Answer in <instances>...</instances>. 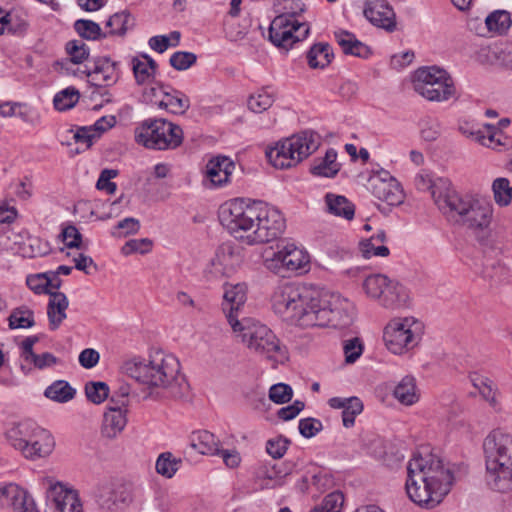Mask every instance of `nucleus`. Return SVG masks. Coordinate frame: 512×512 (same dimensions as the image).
<instances>
[{
	"label": "nucleus",
	"instance_id": "6",
	"mask_svg": "<svg viewBox=\"0 0 512 512\" xmlns=\"http://www.w3.org/2000/svg\"><path fill=\"white\" fill-rule=\"evenodd\" d=\"M233 332L247 348L267 359L283 363L288 360V350L282 345L274 332L259 321L243 317L234 322Z\"/></svg>",
	"mask_w": 512,
	"mask_h": 512
},
{
	"label": "nucleus",
	"instance_id": "62",
	"mask_svg": "<svg viewBox=\"0 0 512 512\" xmlns=\"http://www.w3.org/2000/svg\"><path fill=\"white\" fill-rule=\"evenodd\" d=\"M132 70L135 80L139 85L148 83L152 78H154V75L150 73L144 61L136 57L132 59Z\"/></svg>",
	"mask_w": 512,
	"mask_h": 512
},
{
	"label": "nucleus",
	"instance_id": "28",
	"mask_svg": "<svg viewBox=\"0 0 512 512\" xmlns=\"http://www.w3.org/2000/svg\"><path fill=\"white\" fill-rule=\"evenodd\" d=\"M191 447L204 455L220 454L219 441L214 434L207 430L192 433Z\"/></svg>",
	"mask_w": 512,
	"mask_h": 512
},
{
	"label": "nucleus",
	"instance_id": "63",
	"mask_svg": "<svg viewBox=\"0 0 512 512\" xmlns=\"http://www.w3.org/2000/svg\"><path fill=\"white\" fill-rule=\"evenodd\" d=\"M98 137L99 136L93 131L92 127L86 126L78 128L74 134L75 142L84 144L86 149L90 148L94 140Z\"/></svg>",
	"mask_w": 512,
	"mask_h": 512
},
{
	"label": "nucleus",
	"instance_id": "16",
	"mask_svg": "<svg viewBox=\"0 0 512 512\" xmlns=\"http://www.w3.org/2000/svg\"><path fill=\"white\" fill-rule=\"evenodd\" d=\"M47 485L46 500L48 512H82V504L76 491L66 488L61 482L44 478Z\"/></svg>",
	"mask_w": 512,
	"mask_h": 512
},
{
	"label": "nucleus",
	"instance_id": "61",
	"mask_svg": "<svg viewBox=\"0 0 512 512\" xmlns=\"http://www.w3.org/2000/svg\"><path fill=\"white\" fill-rule=\"evenodd\" d=\"M60 237L68 248L81 247L82 235L74 225H68L63 228Z\"/></svg>",
	"mask_w": 512,
	"mask_h": 512
},
{
	"label": "nucleus",
	"instance_id": "54",
	"mask_svg": "<svg viewBox=\"0 0 512 512\" xmlns=\"http://www.w3.org/2000/svg\"><path fill=\"white\" fill-rule=\"evenodd\" d=\"M375 241L371 238L360 241L359 250L366 259L371 256L387 257L390 253L389 248L384 245H375Z\"/></svg>",
	"mask_w": 512,
	"mask_h": 512
},
{
	"label": "nucleus",
	"instance_id": "21",
	"mask_svg": "<svg viewBox=\"0 0 512 512\" xmlns=\"http://www.w3.org/2000/svg\"><path fill=\"white\" fill-rule=\"evenodd\" d=\"M223 298V312L225 313L229 324L233 327L234 322H241L238 317L240 308L244 305L247 299L245 286L241 284L226 286Z\"/></svg>",
	"mask_w": 512,
	"mask_h": 512
},
{
	"label": "nucleus",
	"instance_id": "41",
	"mask_svg": "<svg viewBox=\"0 0 512 512\" xmlns=\"http://www.w3.org/2000/svg\"><path fill=\"white\" fill-rule=\"evenodd\" d=\"M495 202L499 206H507L512 200V186L507 178H497L492 184Z\"/></svg>",
	"mask_w": 512,
	"mask_h": 512
},
{
	"label": "nucleus",
	"instance_id": "51",
	"mask_svg": "<svg viewBox=\"0 0 512 512\" xmlns=\"http://www.w3.org/2000/svg\"><path fill=\"white\" fill-rule=\"evenodd\" d=\"M49 272L30 275L26 279L27 286L36 294H49L54 291L49 290Z\"/></svg>",
	"mask_w": 512,
	"mask_h": 512
},
{
	"label": "nucleus",
	"instance_id": "13",
	"mask_svg": "<svg viewBox=\"0 0 512 512\" xmlns=\"http://www.w3.org/2000/svg\"><path fill=\"white\" fill-rule=\"evenodd\" d=\"M423 334V324L416 318L395 317L383 330V340L389 351L401 355L418 345Z\"/></svg>",
	"mask_w": 512,
	"mask_h": 512
},
{
	"label": "nucleus",
	"instance_id": "25",
	"mask_svg": "<svg viewBox=\"0 0 512 512\" xmlns=\"http://www.w3.org/2000/svg\"><path fill=\"white\" fill-rule=\"evenodd\" d=\"M211 263L215 273L222 276H230L239 266L240 256L231 245H222L218 248Z\"/></svg>",
	"mask_w": 512,
	"mask_h": 512
},
{
	"label": "nucleus",
	"instance_id": "3",
	"mask_svg": "<svg viewBox=\"0 0 512 512\" xmlns=\"http://www.w3.org/2000/svg\"><path fill=\"white\" fill-rule=\"evenodd\" d=\"M122 368L127 376L143 386V400L182 399L188 395L189 384L173 355L157 352L149 359L129 360Z\"/></svg>",
	"mask_w": 512,
	"mask_h": 512
},
{
	"label": "nucleus",
	"instance_id": "56",
	"mask_svg": "<svg viewBox=\"0 0 512 512\" xmlns=\"http://www.w3.org/2000/svg\"><path fill=\"white\" fill-rule=\"evenodd\" d=\"M421 136L425 141H434L441 134V124L437 119L426 117L421 120Z\"/></svg>",
	"mask_w": 512,
	"mask_h": 512
},
{
	"label": "nucleus",
	"instance_id": "22",
	"mask_svg": "<svg viewBox=\"0 0 512 512\" xmlns=\"http://www.w3.org/2000/svg\"><path fill=\"white\" fill-rule=\"evenodd\" d=\"M65 50L69 58L55 62V67H59L60 71L65 74L78 75L81 73L79 69H71L72 64H82L89 57V48L81 40H71L66 43Z\"/></svg>",
	"mask_w": 512,
	"mask_h": 512
},
{
	"label": "nucleus",
	"instance_id": "53",
	"mask_svg": "<svg viewBox=\"0 0 512 512\" xmlns=\"http://www.w3.org/2000/svg\"><path fill=\"white\" fill-rule=\"evenodd\" d=\"M197 61V56L192 52L177 51L170 57V65L178 70L183 71L193 66Z\"/></svg>",
	"mask_w": 512,
	"mask_h": 512
},
{
	"label": "nucleus",
	"instance_id": "49",
	"mask_svg": "<svg viewBox=\"0 0 512 512\" xmlns=\"http://www.w3.org/2000/svg\"><path fill=\"white\" fill-rule=\"evenodd\" d=\"M328 405L333 409H342V422L345 427L352 425V397H333L328 400Z\"/></svg>",
	"mask_w": 512,
	"mask_h": 512
},
{
	"label": "nucleus",
	"instance_id": "10",
	"mask_svg": "<svg viewBox=\"0 0 512 512\" xmlns=\"http://www.w3.org/2000/svg\"><path fill=\"white\" fill-rule=\"evenodd\" d=\"M362 288L369 298L377 300L382 308L391 312L410 306L409 290L399 281L390 279L384 274L367 276L362 283Z\"/></svg>",
	"mask_w": 512,
	"mask_h": 512
},
{
	"label": "nucleus",
	"instance_id": "34",
	"mask_svg": "<svg viewBox=\"0 0 512 512\" xmlns=\"http://www.w3.org/2000/svg\"><path fill=\"white\" fill-rule=\"evenodd\" d=\"M57 362L58 359L50 352H45L41 355L34 353L24 362H20V369L25 375H27L33 370V368L42 370L57 364Z\"/></svg>",
	"mask_w": 512,
	"mask_h": 512
},
{
	"label": "nucleus",
	"instance_id": "40",
	"mask_svg": "<svg viewBox=\"0 0 512 512\" xmlns=\"http://www.w3.org/2000/svg\"><path fill=\"white\" fill-rule=\"evenodd\" d=\"M473 385L478 389L481 396L492 406L497 408V388L492 380L483 376H476L472 379Z\"/></svg>",
	"mask_w": 512,
	"mask_h": 512
},
{
	"label": "nucleus",
	"instance_id": "33",
	"mask_svg": "<svg viewBox=\"0 0 512 512\" xmlns=\"http://www.w3.org/2000/svg\"><path fill=\"white\" fill-rule=\"evenodd\" d=\"M333 52L328 43H316L307 52L308 65L312 69H323L330 64Z\"/></svg>",
	"mask_w": 512,
	"mask_h": 512
},
{
	"label": "nucleus",
	"instance_id": "55",
	"mask_svg": "<svg viewBox=\"0 0 512 512\" xmlns=\"http://www.w3.org/2000/svg\"><path fill=\"white\" fill-rule=\"evenodd\" d=\"M293 390L291 386L285 383H277L269 389V399L276 404H284L291 400Z\"/></svg>",
	"mask_w": 512,
	"mask_h": 512
},
{
	"label": "nucleus",
	"instance_id": "42",
	"mask_svg": "<svg viewBox=\"0 0 512 512\" xmlns=\"http://www.w3.org/2000/svg\"><path fill=\"white\" fill-rule=\"evenodd\" d=\"M344 504L342 492L335 491L324 497L320 504L316 505L310 512H341Z\"/></svg>",
	"mask_w": 512,
	"mask_h": 512
},
{
	"label": "nucleus",
	"instance_id": "29",
	"mask_svg": "<svg viewBox=\"0 0 512 512\" xmlns=\"http://www.w3.org/2000/svg\"><path fill=\"white\" fill-rule=\"evenodd\" d=\"M393 396L402 405L411 406L418 402L419 394L417 393L416 381L413 376H405L395 386Z\"/></svg>",
	"mask_w": 512,
	"mask_h": 512
},
{
	"label": "nucleus",
	"instance_id": "24",
	"mask_svg": "<svg viewBox=\"0 0 512 512\" xmlns=\"http://www.w3.org/2000/svg\"><path fill=\"white\" fill-rule=\"evenodd\" d=\"M235 164L228 157L217 156L208 161L206 175L213 186H223L230 181Z\"/></svg>",
	"mask_w": 512,
	"mask_h": 512
},
{
	"label": "nucleus",
	"instance_id": "27",
	"mask_svg": "<svg viewBox=\"0 0 512 512\" xmlns=\"http://www.w3.org/2000/svg\"><path fill=\"white\" fill-rule=\"evenodd\" d=\"M325 212L335 217L352 220V204L345 196L328 192L324 196Z\"/></svg>",
	"mask_w": 512,
	"mask_h": 512
},
{
	"label": "nucleus",
	"instance_id": "47",
	"mask_svg": "<svg viewBox=\"0 0 512 512\" xmlns=\"http://www.w3.org/2000/svg\"><path fill=\"white\" fill-rule=\"evenodd\" d=\"M507 269L499 262H488L484 265L481 276L483 279L490 281L491 283H499L506 279Z\"/></svg>",
	"mask_w": 512,
	"mask_h": 512
},
{
	"label": "nucleus",
	"instance_id": "64",
	"mask_svg": "<svg viewBox=\"0 0 512 512\" xmlns=\"http://www.w3.org/2000/svg\"><path fill=\"white\" fill-rule=\"evenodd\" d=\"M283 259V251L281 249L277 252H274L271 258L265 259V266L274 273L285 276L284 272L287 271L286 265L284 264V261H282Z\"/></svg>",
	"mask_w": 512,
	"mask_h": 512
},
{
	"label": "nucleus",
	"instance_id": "38",
	"mask_svg": "<svg viewBox=\"0 0 512 512\" xmlns=\"http://www.w3.org/2000/svg\"><path fill=\"white\" fill-rule=\"evenodd\" d=\"M182 460L173 456L171 452L161 453L155 463L158 474L165 478H172L178 471Z\"/></svg>",
	"mask_w": 512,
	"mask_h": 512
},
{
	"label": "nucleus",
	"instance_id": "35",
	"mask_svg": "<svg viewBox=\"0 0 512 512\" xmlns=\"http://www.w3.org/2000/svg\"><path fill=\"white\" fill-rule=\"evenodd\" d=\"M75 393V389H73L68 382L58 380L46 388L44 395L53 401L64 403L73 399Z\"/></svg>",
	"mask_w": 512,
	"mask_h": 512
},
{
	"label": "nucleus",
	"instance_id": "44",
	"mask_svg": "<svg viewBox=\"0 0 512 512\" xmlns=\"http://www.w3.org/2000/svg\"><path fill=\"white\" fill-rule=\"evenodd\" d=\"M74 28L82 38L88 40L106 37V34L102 33L100 26L92 20L79 19L75 22Z\"/></svg>",
	"mask_w": 512,
	"mask_h": 512
},
{
	"label": "nucleus",
	"instance_id": "17",
	"mask_svg": "<svg viewBox=\"0 0 512 512\" xmlns=\"http://www.w3.org/2000/svg\"><path fill=\"white\" fill-rule=\"evenodd\" d=\"M363 14L376 27L388 32L396 29V14L387 0H367Z\"/></svg>",
	"mask_w": 512,
	"mask_h": 512
},
{
	"label": "nucleus",
	"instance_id": "2",
	"mask_svg": "<svg viewBox=\"0 0 512 512\" xmlns=\"http://www.w3.org/2000/svg\"><path fill=\"white\" fill-rule=\"evenodd\" d=\"M219 218L235 238L245 237L249 244L270 242L285 229L282 213L263 201L232 200L221 206Z\"/></svg>",
	"mask_w": 512,
	"mask_h": 512
},
{
	"label": "nucleus",
	"instance_id": "20",
	"mask_svg": "<svg viewBox=\"0 0 512 512\" xmlns=\"http://www.w3.org/2000/svg\"><path fill=\"white\" fill-rule=\"evenodd\" d=\"M414 185L418 191H429L435 204L440 210L443 209L446 195L453 192L451 184L447 179L438 178L433 180L428 173L420 172L414 178Z\"/></svg>",
	"mask_w": 512,
	"mask_h": 512
},
{
	"label": "nucleus",
	"instance_id": "19",
	"mask_svg": "<svg viewBox=\"0 0 512 512\" xmlns=\"http://www.w3.org/2000/svg\"><path fill=\"white\" fill-rule=\"evenodd\" d=\"M89 78V82L97 87H107L115 84L119 79L118 63L109 57H97L92 69L81 71Z\"/></svg>",
	"mask_w": 512,
	"mask_h": 512
},
{
	"label": "nucleus",
	"instance_id": "39",
	"mask_svg": "<svg viewBox=\"0 0 512 512\" xmlns=\"http://www.w3.org/2000/svg\"><path fill=\"white\" fill-rule=\"evenodd\" d=\"M133 26L134 19L127 11L115 13L106 22V27L110 28L109 34L112 35H124Z\"/></svg>",
	"mask_w": 512,
	"mask_h": 512
},
{
	"label": "nucleus",
	"instance_id": "9",
	"mask_svg": "<svg viewBox=\"0 0 512 512\" xmlns=\"http://www.w3.org/2000/svg\"><path fill=\"white\" fill-rule=\"evenodd\" d=\"M9 443L28 459H37L50 455L55 447L52 434L34 423L25 422L7 433Z\"/></svg>",
	"mask_w": 512,
	"mask_h": 512
},
{
	"label": "nucleus",
	"instance_id": "32",
	"mask_svg": "<svg viewBox=\"0 0 512 512\" xmlns=\"http://www.w3.org/2000/svg\"><path fill=\"white\" fill-rule=\"evenodd\" d=\"M336 159V151L328 149L323 158L314 160L310 169L311 173L316 176L334 177L340 169Z\"/></svg>",
	"mask_w": 512,
	"mask_h": 512
},
{
	"label": "nucleus",
	"instance_id": "58",
	"mask_svg": "<svg viewBox=\"0 0 512 512\" xmlns=\"http://www.w3.org/2000/svg\"><path fill=\"white\" fill-rule=\"evenodd\" d=\"M151 247L152 241L148 238L131 239L124 244L121 248V252L124 255H130L135 252L145 254L151 250Z\"/></svg>",
	"mask_w": 512,
	"mask_h": 512
},
{
	"label": "nucleus",
	"instance_id": "37",
	"mask_svg": "<svg viewBox=\"0 0 512 512\" xmlns=\"http://www.w3.org/2000/svg\"><path fill=\"white\" fill-rule=\"evenodd\" d=\"M485 128L487 129V134H484L481 131L471 132L470 135L474 136L476 141L481 145L496 149L500 146H504L503 142L506 137L501 133V131L496 128L494 125L486 124Z\"/></svg>",
	"mask_w": 512,
	"mask_h": 512
},
{
	"label": "nucleus",
	"instance_id": "4",
	"mask_svg": "<svg viewBox=\"0 0 512 512\" xmlns=\"http://www.w3.org/2000/svg\"><path fill=\"white\" fill-rule=\"evenodd\" d=\"M453 480L451 470L435 455H415L407 465L405 488L411 501L431 509L449 493Z\"/></svg>",
	"mask_w": 512,
	"mask_h": 512
},
{
	"label": "nucleus",
	"instance_id": "48",
	"mask_svg": "<svg viewBox=\"0 0 512 512\" xmlns=\"http://www.w3.org/2000/svg\"><path fill=\"white\" fill-rule=\"evenodd\" d=\"M274 102L272 94L266 90H261L248 99V107L255 113H261L267 110Z\"/></svg>",
	"mask_w": 512,
	"mask_h": 512
},
{
	"label": "nucleus",
	"instance_id": "18",
	"mask_svg": "<svg viewBox=\"0 0 512 512\" xmlns=\"http://www.w3.org/2000/svg\"><path fill=\"white\" fill-rule=\"evenodd\" d=\"M145 94L153 98L162 95V98L155 103L159 108L165 109L173 114H184L190 107L189 98L183 92L169 86L160 85L159 88L151 87Z\"/></svg>",
	"mask_w": 512,
	"mask_h": 512
},
{
	"label": "nucleus",
	"instance_id": "14",
	"mask_svg": "<svg viewBox=\"0 0 512 512\" xmlns=\"http://www.w3.org/2000/svg\"><path fill=\"white\" fill-rule=\"evenodd\" d=\"M357 179L377 199L390 206H398L405 199L400 183L386 170L381 169L372 173L361 172L357 175Z\"/></svg>",
	"mask_w": 512,
	"mask_h": 512
},
{
	"label": "nucleus",
	"instance_id": "1",
	"mask_svg": "<svg viewBox=\"0 0 512 512\" xmlns=\"http://www.w3.org/2000/svg\"><path fill=\"white\" fill-rule=\"evenodd\" d=\"M275 313L300 327H341L348 314L341 308L338 295L313 285L286 283L272 295Z\"/></svg>",
	"mask_w": 512,
	"mask_h": 512
},
{
	"label": "nucleus",
	"instance_id": "5",
	"mask_svg": "<svg viewBox=\"0 0 512 512\" xmlns=\"http://www.w3.org/2000/svg\"><path fill=\"white\" fill-rule=\"evenodd\" d=\"M486 484L494 491L512 489V434L501 429L491 431L483 442Z\"/></svg>",
	"mask_w": 512,
	"mask_h": 512
},
{
	"label": "nucleus",
	"instance_id": "50",
	"mask_svg": "<svg viewBox=\"0 0 512 512\" xmlns=\"http://www.w3.org/2000/svg\"><path fill=\"white\" fill-rule=\"evenodd\" d=\"M21 496H23V489L16 484L10 483L0 486L1 506L14 507Z\"/></svg>",
	"mask_w": 512,
	"mask_h": 512
},
{
	"label": "nucleus",
	"instance_id": "26",
	"mask_svg": "<svg viewBox=\"0 0 512 512\" xmlns=\"http://www.w3.org/2000/svg\"><path fill=\"white\" fill-rule=\"evenodd\" d=\"M68 306L69 301L64 293L58 291L50 293L47 316L51 330H56L63 320L66 319V310Z\"/></svg>",
	"mask_w": 512,
	"mask_h": 512
},
{
	"label": "nucleus",
	"instance_id": "11",
	"mask_svg": "<svg viewBox=\"0 0 512 512\" xmlns=\"http://www.w3.org/2000/svg\"><path fill=\"white\" fill-rule=\"evenodd\" d=\"M416 93L431 102H444L457 98L455 83L450 74L437 66L418 68L413 75Z\"/></svg>",
	"mask_w": 512,
	"mask_h": 512
},
{
	"label": "nucleus",
	"instance_id": "57",
	"mask_svg": "<svg viewBox=\"0 0 512 512\" xmlns=\"http://www.w3.org/2000/svg\"><path fill=\"white\" fill-rule=\"evenodd\" d=\"M118 175V170L115 169H104L101 171L100 176L96 183V188L101 191H106L108 194H114L117 189V185L111 182V179Z\"/></svg>",
	"mask_w": 512,
	"mask_h": 512
},
{
	"label": "nucleus",
	"instance_id": "45",
	"mask_svg": "<svg viewBox=\"0 0 512 512\" xmlns=\"http://www.w3.org/2000/svg\"><path fill=\"white\" fill-rule=\"evenodd\" d=\"M85 394L92 403L101 404L109 396V387L105 382L91 381L85 385Z\"/></svg>",
	"mask_w": 512,
	"mask_h": 512
},
{
	"label": "nucleus",
	"instance_id": "43",
	"mask_svg": "<svg viewBox=\"0 0 512 512\" xmlns=\"http://www.w3.org/2000/svg\"><path fill=\"white\" fill-rule=\"evenodd\" d=\"M8 320L11 329L30 328L35 324L33 311L26 307L14 309Z\"/></svg>",
	"mask_w": 512,
	"mask_h": 512
},
{
	"label": "nucleus",
	"instance_id": "36",
	"mask_svg": "<svg viewBox=\"0 0 512 512\" xmlns=\"http://www.w3.org/2000/svg\"><path fill=\"white\" fill-rule=\"evenodd\" d=\"M487 29L497 34L505 33L511 26V15L506 10H495L485 19Z\"/></svg>",
	"mask_w": 512,
	"mask_h": 512
},
{
	"label": "nucleus",
	"instance_id": "59",
	"mask_svg": "<svg viewBox=\"0 0 512 512\" xmlns=\"http://www.w3.org/2000/svg\"><path fill=\"white\" fill-rule=\"evenodd\" d=\"M299 432L305 438H312L323 429L322 422L316 418H304L299 421Z\"/></svg>",
	"mask_w": 512,
	"mask_h": 512
},
{
	"label": "nucleus",
	"instance_id": "60",
	"mask_svg": "<svg viewBox=\"0 0 512 512\" xmlns=\"http://www.w3.org/2000/svg\"><path fill=\"white\" fill-rule=\"evenodd\" d=\"M289 444L288 439L278 436L267 441L266 451L274 459H279L284 456Z\"/></svg>",
	"mask_w": 512,
	"mask_h": 512
},
{
	"label": "nucleus",
	"instance_id": "31",
	"mask_svg": "<svg viewBox=\"0 0 512 512\" xmlns=\"http://www.w3.org/2000/svg\"><path fill=\"white\" fill-rule=\"evenodd\" d=\"M283 260L287 272H296L304 269L309 263V255L294 244H288L282 248Z\"/></svg>",
	"mask_w": 512,
	"mask_h": 512
},
{
	"label": "nucleus",
	"instance_id": "52",
	"mask_svg": "<svg viewBox=\"0 0 512 512\" xmlns=\"http://www.w3.org/2000/svg\"><path fill=\"white\" fill-rule=\"evenodd\" d=\"M96 500L102 509L113 510L116 507L115 492L108 484L98 486Z\"/></svg>",
	"mask_w": 512,
	"mask_h": 512
},
{
	"label": "nucleus",
	"instance_id": "7",
	"mask_svg": "<svg viewBox=\"0 0 512 512\" xmlns=\"http://www.w3.org/2000/svg\"><path fill=\"white\" fill-rule=\"evenodd\" d=\"M441 210L455 223L472 230L486 229L492 220L490 203L470 195H460L455 190L446 195Z\"/></svg>",
	"mask_w": 512,
	"mask_h": 512
},
{
	"label": "nucleus",
	"instance_id": "46",
	"mask_svg": "<svg viewBox=\"0 0 512 512\" xmlns=\"http://www.w3.org/2000/svg\"><path fill=\"white\" fill-rule=\"evenodd\" d=\"M78 100V90H76L75 88H67L55 95L53 103L55 109L59 111H65L75 106Z\"/></svg>",
	"mask_w": 512,
	"mask_h": 512
},
{
	"label": "nucleus",
	"instance_id": "8",
	"mask_svg": "<svg viewBox=\"0 0 512 512\" xmlns=\"http://www.w3.org/2000/svg\"><path fill=\"white\" fill-rule=\"evenodd\" d=\"M318 147L317 134L304 131L278 141L274 147L266 150V157L275 168L289 169L314 153Z\"/></svg>",
	"mask_w": 512,
	"mask_h": 512
},
{
	"label": "nucleus",
	"instance_id": "30",
	"mask_svg": "<svg viewBox=\"0 0 512 512\" xmlns=\"http://www.w3.org/2000/svg\"><path fill=\"white\" fill-rule=\"evenodd\" d=\"M358 442L360 451L366 455L381 458L384 456V443L371 430H362L358 434Z\"/></svg>",
	"mask_w": 512,
	"mask_h": 512
},
{
	"label": "nucleus",
	"instance_id": "12",
	"mask_svg": "<svg viewBox=\"0 0 512 512\" xmlns=\"http://www.w3.org/2000/svg\"><path fill=\"white\" fill-rule=\"evenodd\" d=\"M135 139L149 149H175L183 142V131L180 126L165 119H148L142 122Z\"/></svg>",
	"mask_w": 512,
	"mask_h": 512
},
{
	"label": "nucleus",
	"instance_id": "15",
	"mask_svg": "<svg viewBox=\"0 0 512 512\" xmlns=\"http://www.w3.org/2000/svg\"><path fill=\"white\" fill-rule=\"evenodd\" d=\"M296 13L276 16L269 27V40L278 48L289 50L296 42L306 39L310 27L295 19Z\"/></svg>",
	"mask_w": 512,
	"mask_h": 512
},
{
	"label": "nucleus",
	"instance_id": "23",
	"mask_svg": "<svg viewBox=\"0 0 512 512\" xmlns=\"http://www.w3.org/2000/svg\"><path fill=\"white\" fill-rule=\"evenodd\" d=\"M127 409L109 405L104 413L101 434L107 439L116 438L127 424Z\"/></svg>",
	"mask_w": 512,
	"mask_h": 512
}]
</instances>
